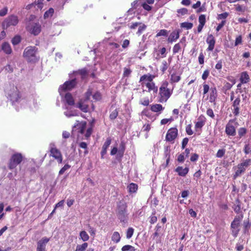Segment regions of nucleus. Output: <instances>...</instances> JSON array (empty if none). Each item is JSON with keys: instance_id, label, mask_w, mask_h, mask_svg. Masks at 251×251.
Segmentation results:
<instances>
[{"instance_id": "f257e3e1", "label": "nucleus", "mask_w": 251, "mask_h": 251, "mask_svg": "<svg viewBox=\"0 0 251 251\" xmlns=\"http://www.w3.org/2000/svg\"><path fill=\"white\" fill-rule=\"evenodd\" d=\"M155 77L154 75L150 74H145L140 77L139 83L143 89V92H152L153 94L157 93L158 87L153 81Z\"/></svg>"}, {"instance_id": "f03ea898", "label": "nucleus", "mask_w": 251, "mask_h": 251, "mask_svg": "<svg viewBox=\"0 0 251 251\" xmlns=\"http://www.w3.org/2000/svg\"><path fill=\"white\" fill-rule=\"evenodd\" d=\"M169 83L167 80H163L158 90V101L161 103L166 102L171 97L173 93L174 88L171 89L168 87Z\"/></svg>"}, {"instance_id": "7ed1b4c3", "label": "nucleus", "mask_w": 251, "mask_h": 251, "mask_svg": "<svg viewBox=\"0 0 251 251\" xmlns=\"http://www.w3.org/2000/svg\"><path fill=\"white\" fill-rule=\"evenodd\" d=\"M116 215L121 222L126 223L128 218L127 204L124 201H120L117 205Z\"/></svg>"}, {"instance_id": "20e7f679", "label": "nucleus", "mask_w": 251, "mask_h": 251, "mask_svg": "<svg viewBox=\"0 0 251 251\" xmlns=\"http://www.w3.org/2000/svg\"><path fill=\"white\" fill-rule=\"evenodd\" d=\"M38 48L35 46H28L25 49L23 57L28 62L35 63L38 61L39 57L37 56Z\"/></svg>"}, {"instance_id": "39448f33", "label": "nucleus", "mask_w": 251, "mask_h": 251, "mask_svg": "<svg viewBox=\"0 0 251 251\" xmlns=\"http://www.w3.org/2000/svg\"><path fill=\"white\" fill-rule=\"evenodd\" d=\"M243 214L236 216L231 223L230 229L232 235L236 238L237 237L240 230V224L243 218Z\"/></svg>"}, {"instance_id": "423d86ee", "label": "nucleus", "mask_w": 251, "mask_h": 251, "mask_svg": "<svg viewBox=\"0 0 251 251\" xmlns=\"http://www.w3.org/2000/svg\"><path fill=\"white\" fill-rule=\"evenodd\" d=\"M203 95L206 94L208 92V99L210 102H214L217 99L218 94L216 87H209V86L205 82L203 83Z\"/></svg>"}, {"instance_id": "0eeeda50", "label": "nucleus", "mask_w": 251, "mask_h": 251, "mask_svg": "<svg viewBox=\"0 0 251 251\" xmlns=\"http://www.w3.org/2000/svg\"><path fill=\"white\" fill-rule=\"evenodd\" d=\"M251 165V159H247L243 160L242 162L238 164L237 166V170L233 175V178L236 179L237 177L240 176L246 171V168Z\"/></svg>"}, {"instance_id": "6e6552de", "label": "nucleus", "mask_w": 251, "mask_h": 251, "mask_svg": "<svg viewBox=\"0 0 251 251\" xmlns=\"http://www.w3.org/2000/svg\"><path fill=\"white\" fill-rule=\"evenodd\" d=\"M23 159V156L21 153H15L10 157L8 167L10 170L15 169L19 164H20Z\"/></svg>"}, {"instance_id": "1a4fd4ad", "label": "nucleus", "mask_w": 251, "mask_h": 251, "mask_svg": "<svg viewBox=\"0 0 251 251\" xmlns=\"http://www.w3.org/2000/svg\"><path fill=\"white\" fill-rule=\"evenodd\" d=\"M19 22L18 18L14 15H11L4 19L1 23L2 29H6L10 26H15Z\"/></svg>"}, {"instance_id": "9d476101", "label": "nucleus", "mask_w": 251, "mask_h": 251, "mask_svg": "<svg viewBox=\"0 0 251 251\" xmlns=\"http://www.w3.org/2000/svg\"><path fill=\"white\" fill-rule=\"evenodd\" d=\"M178 136V130L176 127H171L168 129L165 137L167 142L174 143Z\"/></svg>"}, {"instance_id": "9b49d317", "label": "nucleus", "mask_w": 251, "mask_h": 251, "mask_svg": "<svg viewBox=\"0 0 251 251\" xmlns=\"http://www.w3.org/2000/svg\"><path fill=\"white\" fill-rule=\"evenodd\" d=\"M233 120H230L226 125L225 132L228 136H234L236 135V128L232 125Z\"/></svg>"}, {"instance_id": "f8f14e48", "label": "nucleus", "mask_w": 251, "mask_h": 251, "mask_svg": "<svg viewBox=\"0 0 251 251\" xmlns=\"http://www.w3.org/2000/svg\"><path fill=\"white\" fill-rule=\"evenodd\" d=\"M50 240L47 237H43L37 242V251H46V244Z\"/></svg>"}, {"instance_id": "ddd939ff", "label": "nucleus", "mask_w": 251, "mask_h": 251, "mask_svg": "<svg viewBox=\"0 0 251 251\" xmlns=\"http://www.w3.org/2000/svg\"><path fill=\"white\" fill-rule=\"evenodd\" d=\"M206 122V118L203 115H201L198 119V121L195 123V129L196 131H201L202 127Z\"/></svg>"}, {"instance_id": "4468645a", "label": "nucleus", "mask_w": 251, "mask_h": 251, "mask_svg": "<svg viewBox=\"0 0 251 251\" xmlns=\"http://www.w3.org/2000/svg\"><path fill=\"white\" fill-rule=\"evenodd\" d=\"M241 102L240 97L238 96L233 101L232 107L233 109L232 111L233 114L234 116H237L240 113V103Z\"/></svg>"}, {"instance_id": "2eb2a0df", "label": "nucleus", "mask_w": 251, "mask_h": 251, "mask_svg": "<svg viewBox=\"0 0 251 251\" xmlns=\"http://www.w3.org/2000/svg\"><path fill=\"white\" fill-rule=\"evenodd\" d=\"M206 43L208 45L207 48V51H212L215 47L216 40L212 34H209L206 39Z\"/></svg>"}, {"instance_id": "dca6fc26", "label": "nucleus", "mask_w": 251, "mask_h": 251, "mask_svg": "<svg viewBox=\"0 0 251 251\" xmlns=\"http://www.w3.org/2000/svg\"><path fill=\"white\" fill-rule=\"evenodd\" d=\"M87 123L85 121H82L77 123L74 126L78 133L83 134L86 128Z\"/></svg>"}, {"instance_id": "f3484780", "label": "nucleus", "mask_w": 251, "mask_h": 251, "mask_svg": "<svg viewBox=\"0 0 251 251\" xmlns=\"http://www.w3.org/2000/svg\"><path fill=\"white\" fill-rule=\"evenodd\" d=\"M111 143V139L110 137L107 138L105 142H104V144L102 146V150L100 152L101 158H103L104 156L106 154L107 150L109 147V145H110Z\"/></svg>"}, {"instance_id": "a211bd4d", "label": "nucleus", "mask_w": 251, "mask_h": 251, "mask_svg": "<svg viewBox=\"0 0 251 251\" xmlns=\"http://www.w3.org/2000/svg\"><path fill=\"white\" fill-rule=\"evenodd\" d=\"M164 107L160 104H153L150 105V109L152 112L157 113V115L161 114L162 111L164 109Z\"/></svg>"}, {"instance_id": "6ab92c4d", "label": "nucleus", "mask_w": 251, "mask_h": 251, "mask_svg": "<svg viewBox=\"0 0 251 251\" xmlns=\"http://www.w3.org/2000/svg\"><path fill=\"white\" fill-rule=\"evenodd\" d=\"M179 37V31L175 30L172 32L168 38L167 41L169 43L175 42Z\"/></svg>"}, {"instance_id": "aec40b11", "label": "nucleus", "mask_w": 251, "mask_h": 251, "mask_svg": "<svg viewBox=\"0 0 251 251\" xmlns=\"http://www.w3.org/2000/svg\"><path fill=\"white\" fill-rule=\"evenodd\" d=\"M41 31V26L39 23H34L30 29V33L35 35H38Z\"/></svg>"}, {"instance_id": "412c9836", "label": "nucleus", "mask_w": 251, "mask_h": 251, "mask_svg": "<svg viewBox=\"0 0 251 251\" xmlns=\"http://www.w3.org/2000/svg\"><path fill=\"white\" fill-rule=\"evenodd\" d=\"M76 85V81L75 79H73L70 81H67L64 83V90H70L74 88Z\"/></svg>"}, {"instance_id": "4be33fe9", "label": "nucleus", "mask_w": 251, "mask_h": 251, "mask_svg": "<svg viewBox=\"0 0 251 251\" xmlns=\"http://www.w3.org/2000/svg\"><path fill=\"white\" fill-rule=\"evenodd\" d=\"M181 79V74L175 72L171 75L170 82L172 84L178 82Z\"/></svg>"}, {"instance_id": "5701e85b", "label": "nucleus", "mask_w": 251, "mask_h": 251, "mask_svg": "<svg viewBox=\"0 0 251 251\" xmlns=\"http://www.w3.org/2000/svg\"><path fill=\"white\" fill-rule=\"evenodd\" d=\"M175 171L179 176H185L189 172V168L188 167L183 168L181 166H178L175 169Z\"/></svg>"}, {"instance_id": "b1692460", "label": "nucleus", "mask_w": 251, "mask_h": 251, "mask_svg": "<svg viewBox=\"0 0 251 251\" xmlns=\"http://www.w3.org/2000/svg\"><path fill=\"white\" fill-rule=\"evenodd\" d=\"M66 103L69 106H74L75 105V100L72 95L70 93H67L64 96Z\"/></svg>"}, {"instance_id": "393cba45", "label": "nucleus", "mask_w": 251, "mask_h": 251, "mask_svg": "<svg viewBox=\"0 0 251 251\" xmlns=\"http://www.w3.org/2000/svg\"><path fill=\"white\" fill-rule=\"evenodd\" d=\"M250 81V77L247 72L244 71L241 73L240 77V81L241 83H247Z\"/></svg>"}, {"instance_id": "a878e982", "label": "nucleus", "mask_w": 251, "mask_h": 251, "mask_svg": "<svg viewBox=\"0 0 251 251\" xmlns=\"http://www.w3.org/2000/svg\"><path fill=\"white\" fill-rule=\"evenodd\" d=\"M1 50L6 54H10L12 52L10 44L7 42H5L2 43L1 45Z\"/></svg>"}, {"instance_id": "bb28decb", "label": "nucleus", "mask_w": 251, "mask_h": 251, "mask_svg": "<svg viewBox=\"0 0 251 251\" xmlns=\"http://www.w3.org/2000/svg\"><path fill=\"white\" fill-rule=\"evenodd\" d=\"M51 154L56 159H58L59 163L62 162V157L60 152L55 148H52L50 150Z\"/></svg>"}, {"instance_id": "cd10ccee", "label": "nucleus", "mask_w": 251, "mask_h": 251, "mask_svg": "<svg viewBox=\"0 0 251 251\" xmlns=\"http://www.w3.org/2000/svg\"><path fill=\"white\" fill-rule=\"evenodd\" d=\"M9 99L12 101V104L15 102H18L19 100L20 99L19 95V92L16 91L12 92L11 94L9 95Z\"/></svg>"}, {"instance_id": "c85d7f7f", "label": "nucleus", "mask_w": 251, "mask_h": 251, "mask_svg": "<svg viewBox=\"0 0 251 251\" xmlns=\"http://www.w3.org/2000/svg\"><path fill=\"white\" fill-rule=\"evenodd\" d=\"M77 107L79 108L83 112H87L88 111L89 106L88 105L84 103V102L80 100L78 103Z\"/></svg>"}, {"instance_id": "c756f323", "label": "nucleus", "mask_w": 251, "mask_h": 251, "mask_svg": "<svg viewBox=\"0 0 251 251\" xmlns=\"http://www.w3.org/2000/svg\"><path fill=\"white\" fill-rule=\"evenodd\" d=\"M127 188L129 193H133L136 192L138 190V186L137 184L134 183H131L127 186Z\"/></svg>"}, {"instance_id": "7c9ffc66", "label": "nucleus", "mask_w": 251, "mask_h": 251, "mask_svg": "<svg viewBox=\"0 0 251 251\" xmlns=\"http://www.w3.org/2000/svg\"><path fill=\"white\" fill-rule=\"evenodd\" d=\"M232 208L235 212L237 214H239L241 212V202L238 199L236 200L235 203L234 204Z\"/></svg>"}, {"instance_id": "2f4dec72", "label": "nucleus", "mask_w": 251, "mask_h": 251, "mask_svg": "<svg viewBox=\"0 0 251 251\" xmlns=\"http://www.w3.org/2000/svg\"><path fill=\"white\" fill-rule=\"evenodd\" d=\"M77 73L81 76V79H83L87 77L88 74V71L86 68H84L79 69L77 71Z\"/></svg>"}, {"instance_id": "473e14b6", "label": "nucleus", "mask_w": 251, "mask_h": 251, "mask_svg": "<svg viewBox=\"0 0 251 251\" xmlns=\"http://www.w3.org/2000/svg\"><path fill=\"white\" fill-rule=\"evenodd\" d=\"M111 240L115 243H118L121 240V236L119 233L117 231H115L112 234Z\"/></svg>"}, {"instance_id": "72a5a7b5", "label": "nucleus", "mask_w": 251, "mask_h": 251, "mask_svg": "<svg viewBox=\"0 0 251 251\" xmlns=\"http://www.w3.org/2000/svg\"><path fill=\"white\" fill-rule=\"evenodd\" d=\"M58 92L59 93L60 95V100L59 98H57L56 100V104L57 106H60V101L62 102L63 101V85H60L59 89H58Z\"/></svg>"}, {"instance_id": "f704fd0d", "label": "nucleus", "mask_w": 251, "mask_h": 251, "mask_svg": "<svg viewBox=\"0 0 251 251\" xmlns=\"http://www.w3.org/2000/svg\"><path fill=\"white\" fill-rule=\"evenodd\" d=\"M151 237L153 240L156 241V244L161 243V238L160 236H159V233L158 231H157V230H156L154 233L152 234Z\"/></svg>"}, {"instance_id": "c9c22d12", "label": "nucleus", "mask_w": 251, "mask_h": 251, "mask_svg": "<svg viewBox=\"0 0 251 251\" xmlns=\"http://www.w3.org/2000/svg\"><path fill=\"white\" fill-rule=\"evenodd\" d=\"M79 237L84 242H86L89 239V236L88 234L84 230H82L80 232Z\"/></svg>"}, {"instance_id": "e433bc0d", "label": "nucleus", "mask_w": 251, "mask_h": 251, "mask_svg": "<svg viewBox=\"0 0 251 251\" xmlns=\"http://www.w3.org/2000/svg\"><path fill=\"white\" fill-rule=\"evenodd\" d=\"M88 244L86 242H84L81 245H77L75 251H84L87 248Z\"/></svg>"}, {"instance_id": "4c0bfd02", "label": "nucleus", "mask_w": 251, "mask_h": 251, "mask_svg": "<svg viewBox=\"0 0 251 251\" xmlns=\"http://www.w3.org/2000/svg\"><path fill=\"white\" fill-rule=\"evenodd\" d=\"M247 133V129L245 127H240L238 130V138H241Z\"/></svg>"}, {"instance_id": "58836bf2", "label": "nucleus", "mask_w": 251, "mask_h": 251, "mask_svg": "<svg viewBox=\"0 0 251 251\" xmlns=\"http://www.w3.org/2000/svg\"><path fill=\"white\" fill-rule=\"evenodd\" d=\"M126 149L125 143L124 142H121L120 145V149L118 151V154L122 157L124 155L125 151Z\"/></svg>"}, {"instance_id": "ea45409f", "label": "nucleus", "mask_w": 251, "mask_h": 251, "mask_svg": "<svg viewBox=\"0 0 251 251\" xmlns=\"http://www.w3.org/2000/svg\"><path fill=\"white\" fill-rule=\"evenodd\" d=\"M181 41H180L179 43L175 45L173 49V54H176V53L179 52L181 49L180 43Z\"/></svg>"}, {"instance_id": "a19ab883", "label": "nucleus", "mask_w": 251, "mask_h": 251, "mask_svg": "<svg viewBox=\"0 0 251 251\" xmlns=\"http://www.w3.org/2000/svg\"><path fill=\"white\" fill-rule=\"evenodd\" d=\"M21 41V37L20 35L15 36L11 40V43L14 46L19 44Z\"/></svg>"}, {"instance_id": "79ce46f5", "label": "nucleus", "mask_w": 251, "mask_h": 251, "mask_svg": "<svg viewBox=\"0 0 251 251\" xmlns=\"http://www.w3.org/2000/svg\"><path fill=\"white\" fill-rule=\"evenodd\" d=\"M193 25L192 23L183 22L180 24V27L187 29H190L193 27Z\"/></svg>"}, {"instance_id": "37998d69", "label": "nucleus", "mask_w": 251, "mask_h": 251, "mask_svg": "<svg viewBox=\"0 0 251 251\" xmlns=\"http://www.w3.org/2000/svg\"><path fill=\"white\" fill-rule=\"evenodd\" d=\"M168 68V64L166 60H163L162 63V65L160 67V70L162 72V74L165 73L166 71L167 70Z\"/></svg>"}, {"instance_id": "c03bdc74", "label": "nucleus", "mask_w": 251, "mask_h": 251, "mask_svg": "<svg viewBox=\"0 0 251 251\" xmlns=\"http://www.w3.org/2000/svg\"><path fill=\"white\" fill-rule=\"evenodd\" d=\"M155 214H156V211H155V210H154L153 212H152L151 215L150 217V223L151 224H154L157 221V218L155 215Z\"/></svg>"}, {"instance_id": "a18cd8bd", "label": "nucleus", "mask_w": 251, "mask_h": 251, "mask_svg": "<svg viewBox=\"0 0 251 251\" xmlns=\"http://www.w3.org/2000/svg\"><path fill=\"white\" fill-rule=\"evenodd\" d=\"M122 251H135V249L133 246L129 245H126L124 246L122 248Z\"/></svg>"}, {"instance_id": "49530a36", "label": "nucleus", "mask_w": 251, "mask_h": 251, "mask_svg": "<svg viewBox=\"0 0 251 251\" xmlns=\"http://www.w3.org/2000/svg\"><path fill=\"white\" fill-rule=\"evenodd\" d=\"M236 11L237 12H244L246 10L245 5H241L239 4L235 5Z\"/></svg>"}, {"instance_id": "de8ad7c7", "label": "nucleus", "mask_w": 251, "mask_h": 251, "mask_svg": "<svg viewBox=\"0 0 251 251\" xmlns=\"http://www.w3.org/2000/svg\"><path fill=\"white\" fill-rule=\"evenodd\" d=\"M54 12V9L52 8H50L48 10H47L44 15V17L45 19L49 18L50 16H51Z\"/></svg>"}, {"instance_id": "09e8293b", "label": "nucleus", "mask_w": 251, "mask_h": 251, "mask_svg": "<svg viewBox=\"0 0 251 251\" xmlns=\"http://www.w3.org/2000/svg\"><path fill=\"white\" fill-rule=\"evenodd\" d=\"M251 226V223L250 222L249 220L245 221L244 222V228L245 233L248 232L249 229Z\"/></svg>"}, {"instance_id": "8fccbe9b", "label": "nucleus", "mask_w": 251, "mask_h": 251, "mask_svg": "<svg viewBox=\"0 0 251 251\" xmlns=\"http://www.w3.org/2000/svg\"><path fill=\"white\" fill-rule=\"evenodd\" d=\"M165 156L167 158L165 165V167H167L168 165L170 160V151H168V147L166 148V151H165Z\"/></svg>"}, {"instance_id": "3c124183", "label": "nucleus", "mask_w": 251, "mask_h": 251, "mask_svg": "<svg viewBox=\"0 0 251 251\" xmlns=\"http://www.w3.org/2000/svg\"><path fill=\"white\" fill-rule=\"evenodd\" d=\"M93 128L92 127H89L86 129V131L84 134L85 139H88L92 133Z\"/></svg>"}, {"instance_id": "603ef678", "label": "nucleus", "mask_w": 251, "mask_h": 251, "mask_svg": "<svg viewBox=\"0 0 251 251\" xmlns=\"http://www.w3.org/2000/svg\"><path fill=\"white\" fill-rule=\"evenodd\" d=\"M118 115V111L117 109L113 110L109 115V118L111 120L115 119Z\"/></svg>"}, {"instance_id": "864d4df0", "label": "nucleus", "mask_w": 251, "mask_h": 251, "mask_svg": "<svg viewBox=\"0 0 251 251\" xmlns=\"http://www.w3.org/2000/svg\"><path fill=\"white\" fill-rule=\"evenodd\" d=\"M168 32L166 29H161L156 34V37H158L161 36H167Z\"/></svg>"}, {"instance_id": "5fc2aeb1", "label": "nucleus", "mask_w": 251, "mask_h": 251, "mask_svg": "<svg viewBox=\"0 0 251 251\" xmlns=\"http://www.w3.org/2000/svg\"><path fill=\"white\" fill-rule=\"evenodd\" d=\"M226 153V150L225 149H220L216 153V157L218 158L223 157Z\"/></svg>"}, {"instance_id": "6e6d98bb", "label": "nucleus", "mask_w": 251, "mask_h": 251, "mask_svg": "<svg viewBox=\"0 0 251 251\" xmlns=\"http://www.w3.org/2000/svg\"><path fill=\"white\" fill-rule=\"evenodd\" d=\"M134 233V229L132 227H129L127 229L126 237L127 239H130L133 235Z\"/></svg>"}, {"instance_id": "4d7b16f0", "label": "nucleus", "mask_w": 251, "mask_h": 251, "mask_svg": "<svg viewBox=\"0 0 251 251\" xmlns=\"http://www.w3.org/2000/svg\"><path fill=\"white\" fill-rule=\"evenodd\" d=\"M79 147L82 149H85L84 153L87 154L88 153L87 144L84 142H80L79 144Z\"/></svg>"}, {"instance_id": "13d9d810", "label": "nucleus", "mask_w": 251, "mask_h": 251, "mask_svg": "<svg viewBox=\"0 0 251 251\" xmlns=\"http://www.w3.org/2000/svg\"><path fill=\"white\" fill-rule=\"evenodd\" d=\"M199 24L205 25L206 23L205 15L204 14L201 15L199 17Z\"/></svg>"}, {"instance_id": "bf43d9fd", "label": "nucleus", "mask_w": 251, "mask_h": 251, "mask_svg": "<svg viewBox=\"0 0 251 251\" xmlns=\"http://www.w3.org/2000/svg\"><path fill=\"white\" fill-rule=\"evenodd\" d=\"M63 206V200L60 201L59 202H58L56 205L55 207H54L53 211L51 212V213L49 215L48 218H50L52 216V215L53 214V213L55 212V209L57 207H60Z\"/></svg>"}, {"instance_id": "052dcab7", "label": "nucleus", "mask_w": 251, "mask_h": 251, "mask_svg": "<svg viewBox=\"0 0 251 251\" xmlns=\"http://www.w3.org/2000/svg\"><path fill=\"white\" fill-rule=\"evenodd\" d=\"M63 206V200L60 201L59 202H58L56 205L55 207H54L53 211L51 212V213L49 215L48 218H50L52 216V215L53 214V213L55 212V209L57 207H60Z\"/></svg>"}, {"instance_id": "680f3d73", "label": "nucleus", "mask_w": 251, "mask_h": 251, "mask_svg": "<svg viewBox=\"0 0 251 251\" xmlns=\"http://www.w3.org/2000/svg\"><path fill=\"white\" fill-rule=\"evenodd\" d=\"M185 130L186 132L189 135H192L194 133L192 129V126L191 124H189L186 126Z\"/></svg>"}, {"instance_id": "e2e57ef3", "label": "nucleus", "mask_w": 251, "mask_h": 251, "mask_svg": "<svg viewBox=\"0 0 251 251\" xmlns=\"http://www.w3.org/2000/svg\"><path fill=\"white\" fill-rule=\"evenodd\" d=\"M177 12L178 14H180L181 15H184L188 14V10L186 8H182L178 9Z\"/></svg>"}, {"instance_id": "0e129e2a", "label": "nucleus", "mask_w": 251, "mask_h": 251, "mask_svg": "<svg viewBox=\"0 0 251 251\" xmlns=\"http://www.w3.org/2000/svg\"><path fill=\"white\" fill-rule=\"evenodd\" d=\"M244 151L246 154L251 153V147L249 144H246L244 146Z\"/></svg>"}, {"instance_id": "69168bd1", "label": "nucleus", "mask_w": 251, "mask_h": 251, "mask_svg": "<svg viewBox=\"0 0 251 251\" xmlns=\"http://www.w3.org/2000/svg\"><path fill=\"white\" fill-rule=\"evenodd\" d=\"M93 98L96 101H99L101 99V96L100 92H97L93 95Z\"/></svg>"}, {"instance_id": "338daca9", "label": "nucleus", "mask_w": 251, "mask_h": 251, "mask_svg": "<svg viewBox=\"0 0 251 251\" xmlns=\"http://www.w3.org/2000/svg\"><path fill=\"white\" fill-rule=\"evenodd\" d=\"M242 43V35H240L238 36L235 41V46H238V45L241 44Z\"/></svg>"}, {"instance_id": "774afa93", "label": "nucleus", "mask_w": 251, "mask_h": 251, "mask_svg": "<svg viewBox=\"0 0 251 251\" xmlns=\"http://www.w3.org/2000/svg\"><path fill=\"white\" fill-rule=\"evenodd\" d=\"M229 15V13L228 12H225L223 13L220 14L218 15V19H226L228 16Z\"/></svg>"}]
</instances>
